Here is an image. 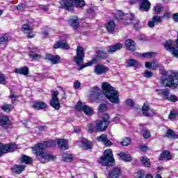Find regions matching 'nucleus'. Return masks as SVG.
Listing matches in <instances>:
<instances>
[{
  "label": "nucleus",
  "instance_id": "4be33fe9",
  "mask_svg": "<svg viewBox=\"0 0 178 178\" xmlns=\"http://www.w3.org/2000/svg\"><path fill=\"white\" fill-rule=\"evenodd\" d=\"M97 140L100 143H103L106 147H111V145H112V142L108 140V136H106L105 134L98 136Z\"/></svg>",
  "mask_w": 178,
  "mask_h": 178
},
{
  "label": "nucleus",
  "instance_id": "c756f323",
  "mask_svg": "<svg viewBox=\"0 0 178 178\" xmlns=\"http://www.w3.org/2000/svg\"><path fill=\"white\" fill-rule=\"evenodd\" d=\"M118 156H120V159L124 162H131L132 161L131 156L127 153L120 152L118 154Z\"/></svg>",
  "mask_w": 178,
  "mask_h": 178
},
{
  "label": "nucleus",
  "instance_id": "3c124183",
  "mask_svg": "<svg viewBox=\"0 0 178 178\" xmlns=\"http://www.w3.org/2000/svg\"><path fill=\"white\" fill-rule=\"evenodd\" d=\"M167 100L168 101H171V102H176L178 101L177 97L175 95H172L170 96H168V97H167Z\"/></svg>",
  "mask_w": 178,
  "mask_h": 178
},
{
  "label": "nucleus",
  "instance_id": "58836bf2",
  "mask_svg": "<svg viewBox=\"0 0 178 178\" xmlns=\"http://www.w3.org/2000/svg\"><path fill=\"white\" fill-rule=\"evenodd\" d=\"M74 6L76 8H83L86 5L84 0H72Z\"/></svg>",
  "mask_w": 178,
  "mask_h": 178
},
{
  "label": "nucleus",
  "instance_id": "f704fd0d",
  "mask_svg": "<svg viewBox=\"0 0 178 178\" xmlns=\"http://www.w3.org/2000/svg\"><path fill=\"white\" fill-rule=\"evenodd\" d=\"M24 169H26V166L24 165H15L14 168H11V170L14 173L19 175V173H22V172L24 170Z\"/></svg>",
  "mask_w": 178,
  "mask_h": 178
},
{
  "label": "nucleus",
  "instance_id": "69168bd1",
  "mask_svg": "<svg viewBox=\"0 0 178 178\" xmlns=\"http://www.w3.org/2000/svg\"><path fill=\"white\" fill-rule=\"evenodd\" d=\"M137 175L136 176V178H143L144 177V172L143 171H138V172L136 173Z\"/></svg>",
  "mask_w": 178,
  "mask_h": 178
},
{
  "label": "nucleus",
  "instance_id": "2f4dec72",
  "mask_svg": "<svg viewBox=\"0 0 178 178\" xmlns=\"http://www.w3.org/2000/svg\"><path fill=\"white\" fill-rule=\"evenodd\" d=\"M156 92H158L159 95H162L165 99H168L169 94H170L168 89H156Z\"/></svg>",
  "mask_w": 178,
  "mask_h": 178
},
{
  "label": "nucleus",
  "instance_id": "f3484780",
  "mask_svg": "<svg viewBox=\"0 0 178 178\" xmlns=\"http://www.w3.org/2000/svg\"><path fill=\"white\" fill-rule=\"evenodd\" d=\"M44 59L47 62H51V65H58L60 63V56L58 55L54 56L49 54H46Z\"/></svg>",
  "mask_w": 178,
  "mask_h": 178
},
{
  "label": "nucleus",
  "instance_id": "de8ad7c7",
  "mask_svg": "<svg viewBox=\"0 0 178 178\" xmlns=\"http://www.w3.org/2000/svg\"><path fill=\"white\" fill-rule=\"evenodd\" d=\"M163 18V17H159L158 15H154L152 18V21L156 23V24H158V23H161L162 22V19Z\"/></svg>",
  "mask_w": 178,
  "mask_h": 178
},
{
  "label": "nucleus",
  "instance_id": "052dcab7",
  "mask_svg": "<svg viewBox=\"0 0 178 178\" xmlns=\"http://www.w3.org/2000/svg\"><path fill=\"white\" fill-rule=\"evenodd\" d=\"M143 137L144 138H149L151 137V132L148 131V129H146L143 132Z\"/></svg>",
  "mask_w": 178,
  "mask_h": 178
},
{
  "label": "nucleus",
  "instance_id": "f03ea898",
  "mask_svg": "<svg viewBox=\"0 0 178 178\" xmlns=\"http://www.w3.org/2000/svg\"><path fill=\"white\" fill-rule=\"evenodd\" d=\"M160 81L164 87H175L177 88L178 73L171 71L170 74H167V76L162 77Z\"/></svg>",
  "mask_w": 178,
  "mask_h": 178
},
{
  "label": "nucleus",
  "instance_id": "603ef678",
  "mask_svg": "<svg viewBox=\"0 0 178 178\" xmlns=\"http://www.w3.org/2000/svg\"><path fill=\"white\" fill-rule=\"evenodd\" d=\"M154 10L156 13L159 14L163 10V8L161 6H156L154 7Z\"/></svg>",
  "mask_w": 178,
  "mask_h": 178
},
{
  "label": "nucleus",
  "instance_id": "0eeeda50",
  "mask_svg": "<svg viewBox=\"0 0 178 178\" xmlns=\"http://www.w3.org/2000/svg\"><path fill=\"white\" fill-rule=\"evenodd\" d=\"M58 95H59V91H53L51 94V99L49 103L50 106L56 109V111H59V109H60V102H59Z\"/></svg>",
  "mask_w": 178,
  "mask_h": 178
},
{
  "label": "nucleus",
  "instance_id": "9d476101",
  "mask_svg": "<svg viewBox=\"0 0 178 178\" xmlns=\"http://www.w3.org/2000/svg\"><path fill=\"white\" fill-rule=\"evenodd\" d=\"M108 58V54L102 50H99L97 51V55L93 58L92 61H90L86 64V66H92L94 63H97L99 62V60H102V59H106Z\"/></svg>",
  "mask_w": 178,
  "mask_h": 178
},
{
  "label": "nucleus",
  "instance_id": "cd10ccee",
  "mask_svg": "<svg viewBox=\"0 0 178 178\" xmlns=\"http://www.w3.org/2000/svg\"><path fill=\"white\" fill-rule=\"evenodd\" d=\"M127 65L129 67H140L141 66V63L137 60L129 59L127 61Z\"/></svg>",
  "mask_w": 178,
  "mask_h": 178
},
{
  "label": "nucleus",
  "instance_id": "4d7b16f0",
  "mask_svg": "<svg viewBox=\"0 0 178 178\" xmlns=\"http://www.w3.org/2000/svg\"><path fill=\"white\" fill-rule=\"evenodd\" d=\"M95 129V127L94 126V124H89L87 126V130L89 131L90 133H94Z\"/></svg>",
  "mask_w": 178,
  "mask_h": 178
},
{
  "label": "nucleus",
  "instance_id": "5fc2aeb1",
  "mask_svg": "<svg viewBox=\"0 0 178 178\" xmlns=\"http://www.w3.org/2000/svg\"><path fill=\"white\" fill-rule=\"evenodd\" d=\"M155 55L154 52H146L143 54V58H152Z\"/></svg>",
  "mask_w": 178,
  "mask_h": 178
},
{
  "label": "nucleus",
  "instance_id": "4468645a",
  "mask_svg": "<svg viewBox=\"0 0 178 178\" xmlns=\"http://www.w3.org/2000/svg\"><path fill=\"white\" fill-rule=\"evenodd\" d=\"M136 1H130L129 3L130 5H133V3H136ZM141 3H140L139 6V9L141 10V12H148L149 10V8H151V3L148 0H141Z\"/></svg>",
  "mask_w": 178,
  "mask_h": 178
},
{
  "label": "nucleus",
  "instance_id": "5701e85b",
  "mask_svg": "<svg viewBox=\"0 0 178 178\" xmlns=\"http://www.w3.org/2000/svg\"><path fill=\"white\" fill-rule=\"evenodd\" d=\"M81 147L83 149H92V142L87 140L86 138H83L81 140Z\"/></svg>",
  "mask_w": 178,
  "mask_h": 178
},
{
  "label": "nucleus",
  "instance_id": "6ab92c4d",
  "mask_svg": "<svg viewBox=\"0 0 178 178\" xmlns=\"http://www.w3.org/2000/svg\"><path fill=\"white\" fill-rule=\"evenodd\" d=\"M123 48L122 43H118L114 45H111L106 47V51L108 54H115L116 51H120Z\"/></svg>",
  "mask_w": 178,
  "mask_h": 178
},
{
  "label": "nucleus",
  "instance_id": "a19ab883",
  "mask_svg": "<svg viewBox=\"0 0 178 178\" xmlns=\"http://www.w3.org/2000/svg\"><path fill=\"white\" fill-rule=\"evenodd\" d=\"M9 41V35L5 34L0 37V45H5Z\"/></svg>",
  "mask_w": 178,
  "mask_h": 178
},
{
  "label": "nucleus",
  "instance_id": "b1692460",
  "mask_svg": "<svg viewBox=\"0 0 178 178\" xmlns=\"http://www.w3.org/2000/svg\"><path fill=\"white\" fill-rule=\"evenodd\" d=\"M54 48L55 49H58V48H60L61 49H69V44L63 40H60L54 44Z\"/></svg>",
  "mask_w": 178,
  "mask_h": 178
},
{
  "label": "nucleus",
  "instance_id": "dca6fc26",
  "mask_svg": "<svg viewBox=\"0 0 178 178\" xmlns=\"http://www.w3.org/2000/svg\"><path fill=\"white\" fill-rule=\"evenodd\" d=\"M142 112L144 116H147V118H152L154 115H155V110L153 108H149V105L148 104L145 103L142 107Z\"/></svg>",
  "mask_w": 178,
  "mask_h": 178
},
{
  "label": "nucleus",
  "instance_id": "39448f33",
  "mask_svg": "<svg viewBox=\"0 0 178 178\" xmlns=\"http://www.w3.org/2000/svg\"><path fill=\"white\" fill-rule=\"evenodd\" d=\"M75 109L79 112H83L87 116H92V115H94V109L87 105H83L81 101L78 102L75 106Z\"/></svg>",
  "mask_w": 178,
  "mask_h": 178
},
{
  "label": "nucleus",
  "instance_id": "49530a36",
  "mask_svg": "<svg viewBox=\"0 0 178 178\" xmlns=\"http://www.w3.org/2000/svg\"><path fill=\"white\" fill-rule=\"evenodd\" d=\"M102 119L103 120L101 121L103 122L104 123H108V124L111 123V122H109V115L108 114H102Z\"/></svg>",
  "mask_w": 178,
  "mask_h": 178
},
{
  "label": "nucleus",
  "instance_id": "c9c22d12",
  "mask_svg": "<svg viewBox=\"0 0 178 178\" xmlns=\"http://www.w3.org/2000/svg\"><path fill=\"white\" fill-rule=\"evenodd\" d=\"M1 111L6 113L12 112V111H13V106L12 104L5 103L1 106Z\"/></svg>",
  "mask_w": 178,
  "mask_h": 178
},
{
  "label": "nucleus",
  "instance_id": "72a5a7b5",
  "mask_svg": "<svg viewBox=\"0 0 178 178\" xmlns=\"http://www.w3.org/2000/svg\"><path fill=\"white\" fill-rule=\"evenodd\" d=\"M115 27H116V24H115V22L110 21L106 25V29L108 33H113L115 31Z\"/></svg>",
  "mask_w": 178,
  "mask_h": 178
},
{
  "label": "nucleus",
  "instance_id": "6e6552de",
  "mask_svg": "<svg viewBox=\"0 0 178 178\" xmlns=\"http://www.w3.org/2000/svg\"><path fill=\"white\" fill-rule=\"evenodd\" d=\"M17 148L15 144L10 143L3 145L2 143H0V156L8 152H14Z\"/></svg>",
  "mask_w": 178,
  "mask_h": 178
},
{
  "label": "nucleus",
  "instance_id": "f257e3e1",
  "mask_svg": "<svg viewBox=\"0 0 178 178\" xmlns=\"http://www.w3.org/2000/svg\"><path fill=\"white\" fill-rule=\"evenodd\" d=\"M102 88L103 93L105 97L108 99L110 102L112 104H119V102H120V99H119V92L115 90V88L111 86L109 83L103 82Z\"/></svg>",
  "mask_w": 178,
  "mask_h": 178
},
{
  "label": "nucleus",
  "instance_id": "79ce46f5",
  "mask_svg": "<svg viewBox=\"0 0 178 178\" xmlns=\"http://www.w3.org/2000/svg\"><path fill=\"white\" fill-rule=\"evenodd\" d=\"M22 30L24 33H26V34H30V33L33 31V29H31L30 26H29V24H27L22 25Z\"/></svg>",
  "mask_w": 178,
  "mask_h": 178
},
{
  "label": "nucleus",
  "instance_id": "8fccbe9b",
  "mask_svg": "<svg viewBox=\"0 0 178 178\" xmlns=\"http://www.w3.org/2000/svg\"><path fill=\"white\" fill-rule=\"evenodd\" d=\"M15 8H17V10H19L20 12H23V10L26 9V4L22 3L18 6H15Z\"/></svg>",
  "mask_w": 178,
  "mask_h": 178
},
{
  "label": "nucleus",
  "instance_id": "864d4df0",
  "mask_svg": "<svg viewBox=\"0 0 178 178\" xmlns=\"http://www.w3.org/2000/svg\"><path fill=\"white\" fill-rule=\"evenodd\" d=\"M143 76L146 78V79H149L151 77H152V76H154V73L152 72H149V71H145L143 74Z\"/></svg>",
  "mask_w": 178,
  "mask_h": 178
},
{
  "label": "nucleus",
  "instance_id": "ea45409f",
  "mask_svg": "<svg viewBox=\"0 0 178 178\" xmlns=\"http://www.w3.org/2000/svg\"><path fill=\"white\" fill-rule=\"evenodd\" d=\"M120 144L121 145H122V147H128V145H130V144H131V138L129 137H124L122 138Z\"/></svg>",
  "mask_w": 178,
  "mask_h": 178
},
{
  "label": "nucleus",
  "instance_id": "bf43d9fd",
  "mask_svg": "<svg viewBox=\"0 0 178 178\" xmlns=\"http://www.w3.org/2000/svg\"><path fill=\"white\" fill-rule=\"evenodd\" d=\"M159 67V63H156V61H152V70H155V69H158Z\"/></svg>",
  "mask_w": 178,
  "mask_h": 178
},
{
  "label": "nucleus",
  "instance_id": "c85d7f7f",
  "mask_svg": "<svg viewBox=\"0 0 178 178\" xmlns=\"http://www.w3.org/2000/svg\"><path fill=\"white\" fill-rule=\"evenodd\" d=\"M57 145L60 148V149H67L69 148L67 142L65 139H58Z\"/></svg>",
  "mask_w": 178,
  "mask_h": 178
},
{
  "label": "nucleus",
  "instance_id": "7c9ffc66",
  "mask_svg": "<svg viewBox=\"0 0 178 178\" xmlns=\"http://www.w3.org/2000/svg\"><path fill=\"white\" fill-rule=\"evenodd\" d=\"M15 73H18V74H23L24 76H27V74H29V67L24 66L20 68H17L15 70Z\"/></svg>",
  "mask_w": 178,
  "mask_h": 178
},
{
  "label": "nucleus",
  "instance_id": "9b49d317",
  "mask_svg": "<svg viewBox=\"0 0 178 178\" xmlns=\"http://www.w3.org/2000/svg\"><path fill=\"white\" fill-rule=\"evenodd\" d=\"M60 3L61 8L68 12H73L74 10V4H73V0H60Z\"/></svg>",
  "mask_w": 178,
  "mask_h": 178
},
{
  "label": "nucleus",
  "instance_id": "2eb2a0df",
  "mask_svg": "<svg viewBox=\"0 0 178 178\" xmlns=\"http://www.w3.org/2000/svg\"><path fill=\"white\" fill-rule=\"evenodd\" d=\"M115 18H117L118 20H134V15L130 13V14H124L122 11H118L117 13H115Z\"/></svg>",
  "mask_w": 178,
  "mask_h": 178
},
{
  "label": "nucleus",
  "instance_id": "20e7f679",
  "mask_svg": "<svg viewBox=\"0 0 178 178\" xmlns=\"http://www.w3.org/2000/svg\"><path fill=\"white\" fill-rule=\"evenodd\" d=\"M34 155H36V157L39 161H41L42 163L49 162V161H54L56 157L55 156L51 155L48 153L44 152L43 150H33Z\"/></svg>",
  "mask_w": 178,
  "mask_h": 178
},
{
  "label": "nucleus",
  "instance_id": "1a4fd4ad",
  "mask_svg": "<svg viewBox=\"0 0 178 178\" xmlns=\"http://www.w3.org/2000/svg\"><path fill=\"white\" fill-rule=\"evenodd\" d=\"M84 59V49L81 46H78L76 48V56H75L74 61L81 66L83 64V60Z\"/></svg>",
  "mask_w": 178,
  "mask_h": 178
},
{
  "label": "nucleus",
  "instance_id": "473e14b6",
  "mask_svg": "<svg viewBox=\"0 0 178 178\" xmlns=\"http://www.w3.org/2000/svg\"><path fill=\"white\" fill-rule=\"evenodd\" d=\"M159 161H163V159H167V161H170L172 159V156H170V152L169 151H164L159 157Z\"/></svg>",
  "mask_w": 178,
  "mask_h": 178
},
{
  "label": "nucleus",
  "instance_id": "f8f14e48",
  "mask_svg": "<svg viewBox=\"0 0 178 178\" xmlns=\"http://www.w3.org/2000/svg\"><path fill=\"white\" fill-rule=\"evenodd\" d=\"M109 72V68L106 65L102 64H98L94 67V73L97 76H101L102 74H105Z\"/></svg>",
  "mask_w": 178,
  "mask_h": 178
},
{
  "label": "nucleus",
  "instance_id": "7ed1b4c3",
  "mask_svg": "<svg viewBox=\"0 0 178 178\" xmlns=\"http://www.w3.org/2000/svg\"><path fill=\"white\" fill-rule=\"evenodd\" d=\"M115 162V159H113V154L112 153V149H106L104 156L99 159V163L102 166H112Z\"/></svg>",
  "mask_w": 178,
  "mask_h": 178
},
{
  "label": "nucleus",
  "instance_id": "ddd939ff",
  "mask_svg": "<svg viewBox=\"0 0 178 178\" xmlns=\"http://www.w3.org/2000/svg\"><path fill=\"white\" fill-rule=\"evenodd\" d=\"M12 125V122L6 115L0 113V126L3 129H8Z\"/></svg>",
  "mask_w": 178,
  "mask_h": 178
},
{
  "label": "nucleus",
  "instance_id": "13d9d810",
  "mask_svg": "<svg viewBox=\"0 0 178 178\" xmlns=\"http://www.w3.org/2000/svg\"><path fill=\"white\" fill-rule=\"evenodd\" d=\"M98 109L99 112H106L107 109L106 104H100Z\"/></svg>",
  "mask_w": 178,
  "mask_h": 178
},
{
  "label": "nucleus",
  "instance_id": "412c9836",
  "mask_svg": "<svg viewBox=\"0 0 178 178\" xmlns=\"http://www.w3.org/2000/svg\"><path fill=\"white\" fill-rule=\"evenodd\" d=\"M90 95L92 97V98H95V99H99V97L101 95H104L101 93V90L98 88V87L95 86L92 88L90 90Z\"/></svg>",
  "mask_w": 178,
  "mask_h": 178
},
{
  "label": "nucleus",
  "instance_id": "e433bc0d",
  "mask_svg": "<svg viewBox=\"0 0 178 178\" xmlns=\"http://www.w3.org/2000/svg\"><path fill=\"white\" fill-rule=\"evenodd\" d=\"M165 136L166 137H168V138H173V139L178 138V134L175 133L172 129H169L166 132Z\"/></svg>",
  "mask_w": 178,
  "mask_h": 178
},
{
  "label": "nucleus",
  "instance_id": "6e6d98bb",
  "mask_svg": "<svg viewBox=\"0 0 178 178\" xmlns=\"http://www.w3.org/2000/svg\"><path fill=\"white\" fill-rule=\"evenodd\" d=\"M10 97L11 98L12 104H15V102H16L17 101V99H19V95L12 94L10 96Z\"/></svg>",
  "mask_w": 178,
  "mask_h": 178
},
{
  "label": "nucleus",
  "instance_id": "37998d69",
  "mask_svg": "<svg viewBox=\"0 0 178 178\" xmlns=\"http://www.w3.org/2000/svg\"><path fill=\"white\" fill-rule=\"evenodd\" d=\"M29 58H31L33 60H41V59H42V56L38 54H30Z\"/></svg>",
  "mask_w": 178,
  "mask_h": 178
},
{
  "label": "nucleus",
  "instance_id": "e2e57ef3",
  "mask_svg": "<svg viewBox=\"0 0 178 178\" xmlns=\"http://www.w3.org/2000/svg\"><path fill=\"white\" fill-rule=\"evenodd\" d=\"M127 105H128L129 106H131V108H133V106H134V102L133 101V99H128L126 102Z\"/></svg>",
  "mask_w": 178,
  "mask_h": 178
},
{
  "label": "nucleus",
  "instance_id": "aec40b11",
  "mask_svg": "<svg viewBox=\"0 0 178 178\" xmlns=\"http://www.w3.org/2000/svg\"><path fill=\"white\" fill-rule=\"evenodd\" d=\"M120 173H122L120 168L115 167L113 169L111 170L108 172V178H119V176H120Z\"/></svg>",
  "mask_w": 178,
  "mask_h": 178
},
{
  "label": "nucleus",
  "instance_id": "0e129e2a",
  "mask_svg": "<svg viewBox=\"0 0 178 178\" xmlns=\"http://www.w3.org/2000/svg\"><path fill=\"white\" fill-rule=\"evenodd\" d=\"M40 10H42V12H47L48 10V6L46 5H41L39 7Z\"/></svg>",
  "mask_w": 178,
  "mask_h": 178
},
{
  "label": "nucleus",
  "instance_id": "423d86ee",
  "mask_svg": "<svg viewBox=\"0 0 178 178\" xmlns=\"http://www.w3.org/2000/svg\"><path fill=\"white\" fill-rule=\"evenodd\" d=\"M56 142L55 140H49L43 143H38L32 147L33 151H44L45 148L55 147Z\"/></svg>",
  "mask_w": 178,
  "mask_h": 178
},
{
  "label": "nucleus",
  "instance_id": "393cba45",
  "mask_svg": "<svg viewBox=\"0 0 178 178\" xmlns=\"http://www.w3.org/2000/svg\"><path fill=\"white\" fill-rule=\"evenodd\" d=\"M125 47L129 51H131L132 52L136 51V42L131 39H127L125 41Z\"/></svg>",
  "mask_w": 178,
  "mask_h": 178
},
{
  "label": "nucleus",
  "instance_id": "c03bdc74",
  "mask_svg": "<svg viewBox=\"0 0 178 178\" xmlns=\"http://www.w3.org/2000/svg\"><path fill=\"white\" fill-rule=\"evenodd\" d=\"M22 162H24V163H26V165H30V163H31V159L29 156L22 155Z\"/></svg>",
  "mask_w": 178,
  "mask_h": 178
},
{
  "label": "nucleus",
  "instance_id": "4c0bfd02",
  "mask_svg": "<svg viewBox=\"0 0 178 178\" xmlns=\"http://www.w3.org/2000/svg\"><path fill=\"white\" fill-rule=\"evenodd\" d=\"M140 161L142 162L143 165L145 166V168H149V166H151L149 159L147 158L146 156H143L140 157Z\"/></svg>",
  "mask_w": 178,
  "mask_h": 178
},
{
  "label": "nucleus",
  "instance_id": "774afa93",
  "mask_svg": "<svg viewBox=\"0 0 178 178\" xmlns=\"http://www.w3.org/2000/svg\"><path fill=\"white\" fill-rule=\"evenodd\" d=\"M147 26H149V27H151L152 29L153 27H155V22L152 19V21H150L148 22Z\"/></svg>",
  "mask_w": 178,
  "mask_h": 178
},
{
  "label": "nucleus",
  "instance_id": "a878e982",
  "mask_svg": "<svg viewBox=\"0 0 178 178\" xmlns=\"http://www.w3.org/2000/svg\"><path fill=\"white\" fill-rule=\"evenodd\" d=\"M32 107L36 111H40L45 109V108H47V104H45L44 102H35L33 103Z\"/></svg>",
  "mask_w": 178,
  "mask_h": 178
},
{
  "label": "nucleus",
  "instance_id": "09e8293b",
  "mask_svg": "<svg viewBox=\"0 0 178 178\" xmlns=\"http://www.w3.org/2000/svg\"><path fill=\"white\" fill-rule=\"evenodd\" d=\"M8 82H6V77L5 74L0 73V84L6 85Z\"/></svg>",
  "mask_w": 178,
  "mask_h": 178
},
{
  "label": "nucleus",
  "instance_id": "a18cd8bd",
  "mask_svg": "<svg viewBox=\"0 0 178 178\" xmlns=\"http://www.w3.org/2000/svg\"><path fill=\"white\" fill-rule=\"evenodd\" d=\"M63 158L65 162H72V161H73V156H72V155L70 154H64L63 155Z\"/></svg>",
  "mask_w": 178,
  "mask_h": 178
},
{
  "label": "nucleus",
  "instance_id": "a211bd4d",
  "mask_svg": "<svg viewBox=\"0 0 178 178\" xmlns=\"http://www.w3.org/2000/svg\"><path fill=\"white\" fill-rule=\"evenodd\" d=\"M109 126V122H104L102 120L96 121V129L99 133H102L105 131L108 127Z\"/></svg>",
  "mask_w": 178,
  "mask_h": 178
},
{
  "label": "nucleus",
  "instance_id": "680f3d73",
  "mask_svg": "<svg viewBox=\"0 0 178 178\" xmlns=\"http://www.w3.org/2000/svg\"><path fill=\"white\" fill-rule=\"evenodd\" d=\"M81 86V83H80V81H76L74 82V88L75 90H79V88H80Z\"/></svg>",
  "mask_w": 178,
  "mask_h": 178
},
{
  "label": "nucleus",
  "instance_id": "bb28decb",
  "mask_svg": "<svg viewBox=\"0 0 178 178\" xmlns=\"http://www.w3.org/2000/svg\"><path fill=\"white\" fill-rule=\"evenodd\" d=\"M68 22L71 27H73L75 30H77V29L80 27V22H79V18L77 17L70 19Z\"/></svg>",
  "mask_w": 178,
  "mask_h": 178
},
{
  "label": "nucleus",
  "instance_id": "338daca9",
  "mask_svg": "<svg viewBox=\"0 0 178 178\" xmlns=\"http://www.w3.org/2000/svg\"><path fill=\"white\" fill-rule=\"evenodd\" d=\"M172 19L174 22H176L177 23H178V13L172 15Z\"/></svg>",
  "mask_w": 178,
  "mask_h": 178
}]
</instances>
